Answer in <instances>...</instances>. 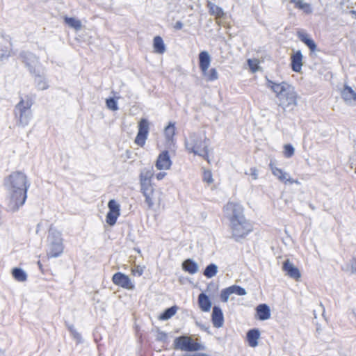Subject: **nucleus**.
I'll return each mask as SVG.
<instances>
[{
	"label": "nucleus",
	"instance_id": "obj_1",
	"mask_svg": "<svg viewBox=\"0 0 356 356\" xmlns=\"http://www.w3.org/2000/svg\"><path fill=\"white\" fill-rule=\"evenodd\" d=\"M26 175L22 171H14L3 179V186L8 193V207L12 212L18 211L27 198L30 187Z\"/></svg>",
	"mask_w": 356,
	"mask_h": 356
},
{
	"label": "nucleus",
	"instance_id": "obj_2",
	"mask_svg": "<svg viewBox=\"0 0 356 356\" xmlns=\"http://www.w3.org/2000/svg\"><path fill=\"white\" fill-rule=\"evenodd\" d=\"M225 216L229 220L231 238L241 242L253 231V225L244 214L243 207L236 202H228L224 207Z\"/></svg>",
	"mask_w": 356,
	"mask_h": 356
},
{
	"label": "nucleus",
	"instance_id": "obj_3",
	"mask_svg": "<svg viewBox=\"0 0 356 356\" xmlns=\"http://www.w3.org/2000/svg\"><path fill=\"white\" fill-rule=\"evenodd\" d=\"M33 101L30 97L26 96L25 99L19 97V102L13 109L14 118L17 127H25L29 124L33 118Z\"/></svg>",
	"mask_w": 356,
	"mask_h": 356
},
{
	"label": "nucleus",
	"instance_id": "obj_4",
	"mask_svg": "<svg viewBox=\"0 0 356 356\" xmlns=\"http://www.w3.org/2000/svg\"><path fill=\"white\" fill-rule=\"evenodd\" d=\"M208 140L207 137H202L196 134L191 133L188 138L185 139L184 145L189 153L200 156L204 159L209 158Z\"/></svg>",
	"mask_w": 356,
	"mask_h": 356
},
{
	"label": "nucleus",
	"instance_id": "obj_5",
	"mask_svg": "<svg viewBox=\"0 0 356 356\" xmlns=\"http://www.w3.org/2000/svg\"><path fill=\"white\" fill-rule=\"evenodd\" d=\"M267 86L276 94V97L280 101H286V105H296L297 95L294 88L286 82L277 83L268 79Z\"/></svg>",
	"mask_w": 356,
	"mask_h": 356
},
{
	"label": "nucleus",
	"instance_id": "obj_6",
	"mask_svg": "<svg viewBox=\"0 0 356 356\" xmlns=\"http://www.w3.org/2000/svg\"><path fill=\"white\" fill-rule=\"evenodd\" d=\"M64 250L63 239L62 234L56 230L50 229L47 236V251L49 258H56L60 257Z\"/></svg>",
	"mask_w": 356,
	"mask_h": 356
},
{
	"label": "nucleus",
	"instance_id": "obj_7",
	"mask_svg": "<svg viewBox=\"0 0 356 356\" xmlns=\"http://www.w3.org/2000/svg\"><path fill=\"white\" fill-rule=\"evenodd\" d=\"M173 348L183 351L193 352L205 349V346L186 335L176 337L173 341Z\"/></svg>",
	"mask_w": 356,
	"mask_h": 356
},
{
	"label": "nucleus",
	"instance_id": "obj_8",
	"mask_svg": "<svg viewBox=\"0 0 356 356\" xmlns=\"http://www.w3.org/2000/svg\"><path fill=\"white\" fill-rule=\"evenodd\" d=\"M149 129V122L147 119L142 118L138 123V131L135 138V143L143 147L147 138Z\"/></svg>",
	"mask_w": 356,
	"mask_h": 356
},
{
	"label": "nucleus",
	"instance_id": "obj_9",
	"mask_svg": "<svg viewBox=\"0 0 356 356\" xmlns=\"http://www.w3.org/2000/svg\"><path fill=\"white\" fill-rule=\"evenodd\" d=\"M19 58L28 68L30 73L35 72L36 64L39 63V58L32 52L22 51L19 53Z\"/></svg>",
	"mask_w": 356,
	"mask_h": 356
},
{
	"label": "nucleus",
	"instance_id": "obj_10",
	"mask_svg": "<svg viewBox=\"0 0 356 356\" xmlns=\"http://www.w3.org/2000/svg\"><path fill=\"white\" fill-rule=\"evenodd\" d=\"M108 212L106 216V221L109 225L113 226L120 215V206L114 199H112L108 201Z\"/></svg>",
	"mask_w": 356,
	"mask_h": 356
},
{
	"label": "nucleus",
	"instance_id": "obj_11",
	"mask_svg": "<svg viewBox=\"0 0 356 356\" xmlns=\"http://www.w3.org/2000/svg\"><path fill=\"white\" fill-rule=\"evenodd\" d=\"M113 282L123 289L133 290L135 288L129 277L121 272L115 273L112 277Z\"/></svg>",
	"mask_w": 356,
	"mask_h": 356
},
{
	"label": "nucleus",
	"instance_id": "obj_12",
	"mask_svg": "<svg viewBox=\"0 0 356 356\" xmlns=\"http://www.w3.org/2000/svg\"><path fill=\"white\" fill-rule=\"evenodd\" d=\"M172 165L168 151L164 150L159 155L156 161V167L158 170H168Z\"/></svg>",
	"mask_w": 356,
	"mask_h": 356
},
{
	"label": "nucleus",
	"instance_id": "obj_13",
	"mask_svg": "<svg viewBox=\"0 0 356 356\" xmlns=\"http://www.w3.org/2000/svg\"><path fill=\"white\" fill-rule=\"evenodd\" d=\"M282 268L283 270L286 272V274L291 278L298 280L301 277V273L299 269L290 262L289 259L283 263Z\"/></svg>",
	"mask_w": 356,
	"mask_h": 356
},
{
	"label": "nucleus",
	"instance_id": "obj_14",
	"mask_svg": "<svg viewBox=\"0 0 356 356\" xmlns=\"http://www.w3.org/2000/svg\"><path fill=\"white\" fill-rule=\"evenodd\" d=\"M211 321L215 327L220 328L222 327L224 324V316L222 311L220 307L214 306L213 307Z\"/></svg>",
	"mask_w": 356,
	"mask_h": 356
},
{
	"label": "nucleus",
	"instance_id": "obj_15",
	"mask_svg": "<svg viewBox=\"0 0 356 356\" xmlns=\"http://www.w3.org/2000/svg\"><path fill=\"white\" fill-rule=\"evenodd\" d=\"M303 56L300 50L296 51L291 56V69L295 72H300L302 67Z\"/></svg>",
	"mask_w": 356,
	"mask_h": 356
},
{
	"label": "nucleus",
	"instance_id": "obj_16",
	"mask_svg": "<svg viewBox=\"0 0 356 356\" xmlns=\"http://www.w3.org/2000/svg\"><path fill=\"white\" fill-rule=\"evenodd\" d=\"M211 63V57L209 53L206 51H201L199 54V65L203 74H207Z\"/></svg>",
	"mask_w": 356,
	"mask_h": 356
},
{
	"label": "nucleus",
	"instance_id": "obj_17",
	"mask_svg": "<svg viewBox=\"0 0 356 356\" xmlns=\"http://www.w3.org/2000/svg\"><path fill=\"white\" fill-rule=\"evenodd\" d=\"M35 77V83L38 90H44L49 88L43 73H40L39 70L35 72L31 73Z\"/></svg>",
	"mask_w": 356,
	"mask_h": 356
},
{
	"label": "nucleus",
	"instance_id": "obj_18",
	"mask_svg": "<svg viewBox=\"0 0 356 356\" xmlns=\"http://www.w3.org/2000/svg\"><path fill=\"white\" fill-rule=\"evenodd\" d=\"M258 319L265 321L270 317V309L266 304H260L256 308Z\"/></svg>",
	"mask_w": 356,
	"mask_h": 356
},
{
	"label": "nucleus",
	"instance_id": "obj_19",
	"mask_svg": "<svg viewBox=\"0 0 356 356\" xmlns=\"http://www.w3.org/2000/svg\"><path fill=\"white\" fill-rule=\"evenodd\" d=\"M198 304L201 310L205 312H209L212 305L209 296L204 293L198 296Z\"/></svg>",
	"mask_w": 356,
	"mask_h": 356
},
{
	"label": "nucleus",
	"instance_id": "obj_20",
	"mask_svg": "<svg viewBox=\"0 0 356 356\" xmlns=\"http://www.w3.org/2000/svg\"><path fill=\"white\" fill-rule=\"evenodd\" d=\"M341 96L347 103L351 104L353 102L356 103V92L350 86H345L341 92Z\"/></svg>",
	"mask_w": 356,
	"mask_h": 356
},
{
	"label": "nucleus",
	"instance_id": "obj_21",
	"mask_svg": "<svg viewBox=\"0 0 356 356\" xmlns=\"http://www.w3.org/2000/svg\"><path fill=\"white\" fill-rule=\"evenodd\" d=\"M259 337L260 332L258 329L250 330L247 333V339L250 346H257L258 345V339Z\"/></svg>",
	"mask_w": 356,
	"mask_h": 356
},
{
	"label": "nucleus",
	"instance_id": "obj_22",
	"mask_svg": "<svg viewBox=\"0 0 356 356\" xmlns=\"http://www.w3.org/2000/svg\"><path fill=\"white\" fill-rule=\"evenodd\" d=\"M182 268L184 271L193 275L198 271V265L193 259H188L183 262Z\"/></svg>",
	"mask_w": 356,
	"mask_h": 356
},
{
	"label": "nucleus",
	"instance_id": "obj_23",
	"mask_svg": "<svg viewBox=\"0 0 356 356\" xmlns=\"http://www.w3.org/2000/svg\"><path fill=\"white\" fill-rule=\"evenodd\" d=\"M298 37L312 51H314L316 49V44L315 42L310 38L307 33H298Z\"/></svg>",
	"mask_w": 356,
	"mask_h": 356
},
{
	"label": "nucleus",
	"instance_id": "obj_24",
	"mask_svg": "<svg viewBox=\"0 0 356 356\" xmlns=\"http://www.w3.org/2000/svg\"><path fill=\"white\" fill-rule=\"evenodd\" d=\"M269 166L273 175L277 177L280 181L283 182L286 180V177H289V175L286 172H284L282 169L275 167L272 162L270 163Z\"/></svg>",
	"mask_w": 356,
	"mask_h": 356
},
{
	"label": "nucleus",
	"instance_id": "obj_25",
	"mask_svg": "<svg viewBox=\"0 0 356 356\" xmlns=\"http://www.w3.org/2000/svg\"><path fill=\"white\" fill-rule=\"evenodd\" d=\"M64 22L76 31H80L82 28L81 22L75 17H65Z\"/></svg>",
	"mask_w": 356,
	"mask_h": 356
},
{
	"label": "nucleus",
	"instance_id": "obj_26",
	"mask_svg": "<svg viewBox=\"0 0 356 356\" xmlns=\"http://www.w3.org/2000/svg\"><path fill=\"white\" fill-rule=\"evenodd\" d=\"M153 47L154 51L158 54H163L165 51L164 42L161 36L154 37Z\"/></svg>",
	"mask_w": 356,
	"mask_h": 356
},
{
	"label": "nucleus",
	"instance_id": "obj_27",
	"mask_svg": "<svg viewBox=\"0 0 356 356\" xmlns=\"http://www.w3.org/2000/svg\"><path fill=\"white\" fill-rule=\"evenodd\" d=\"M13 277L18 282H25L27 280V274L20 268H14L12 270Z\"/></svg>",
	"mask_w": 356,
	"mask_h": 356
},
{
	"label": "nucleus",
	"instance_id": "obj_28",
	"mask_svg": "<svg viewBox=\"0 0 356 356\" xmlns=\"http://www.w3.org/2000/svg\"><path fill=\"white\" fill-rule=\"evenodd\" d=\"M218 270V266L213 263H211L207 266L203 272V275L207 278H211L217 274Z\"/></svg>",
	"mask_w": 356,
	"mask_h": 356
},
{
	"label": "nucleus",
	"instance_id": "obj_29",
	"mask_svg": "<svg viewBox=\"0 0 356 356\" xmlns=\"http://www.w3.org/2000/svg\"><path fill=\"white\" fill-rule=\"evenodd\" d=\"M177 309H178V307L176 305H174L169 308H167L160 315L159 319L163 320V321H166V320L170 319L172 316H173L176 314Z\"/></svg>",
	"mask_w": 356,
	"mask_h": 356
},
{
	"label": "nucleus",
	"instance_id": "obj_30",
	"mask_svg": "<svg viewBox=\"0 0 356 356\" xmlns=\"http://www.w3.org/2000/svg\"><path fill=\"white\" fill-rule=\"evenodd\" d=\"M164 134L167 140H172L175 134V122H169L168 125L164 129Z\"/></svg>",
	"mask_w": 356,
	"mask_h": 356
},
{
	"label": "nucleus",
	"instance_id": "obj_31",
	"mask_svg": "<svg viewBox=\"0 0 356 356\" xmlns=\"http://www.w3.org/2000/svg\"><path fill=\"white\" fill-rule=\"evenodd\" d=\"M154 190L148 191L143 193V196L145 197V202L147 204L149 209H152L154 205Z\"/></svg>",
	"mask_w": 356,
	"mask_h": 356
},
{
	"label": "nucleus",
	"instance_id": "obj_32",
	"mask_svg": "<svg viewBox=\"0 0 356 356\" xmlns=\"http://www.w3.org/2000/svg\"><path fill=\"white\" fill-rule=\"evenodd\" d=\"M207 6L209 8V12L211 15H216L218 17L223 15L224 13L222 9L211 1H208Z\"/></svg>",
	"mask_w": 356,
	"mask_h": 356
},
{
	"label": "nucleus",
	"instance_id": "obj_33",
	"mask_svg": "<svg viewBox=\"0 0 356 356\" xmlns=\"http://www.w3.org/2000/svg\"><path fill=\"white\" fill-rule=\"evenodd\" d=\"M153 171L150 169L144 168L140 174V181H152Z\"/></svg>",
	"mask_w": 356,
	"mask_h": 356
},
{
	"label": "nucleus",
	"instance_id": "obj_34",
	"mask_svg": "<svg viewBox=\"0 0 356 356\" xmlns=\"http://www.w3.org/2000/svg\"><path fill=\"white\" fill-rule=\"evenodd\" d=\"M291 1L295 4L296 8L305 10L306 13H309L311 11L309 4L303 2V0H291Z\"/></svg>",
	"mask_w": 356,
	"mask_h": 356
},
{
	"label": "nucleus",
	"instance_id": "obj_35",
	"mask_svg": "<svg viewBox=\"0 0 356 356\" xmlns=\"http://www.w3.org/2000/svg\"><path fill=\"white\" fill-rule=\"evenodd\" d=\"M65 325L67 326L68 330L70 332L72 337L77 340L78 342H81V335L79 334L76 330L74 328V326L72 324H69L65 322Z\"/></svg>",
	"mask_w": 356,
	"mask_h": 356
},
{
	"label": "nucleus",
	"instance_id": "obj_36",
	"mask_svg": "<svg viewBox=\"0 0 356 356\" xmlns=\"http://www.w3.org/2000/svg\"><path fill=\"white\" fill-rule=\"evenodd\" d=\"M207 77V81H213L218 79V74L216 68H211L210 70L207 71L206 74H203Z\"/></svg>",
	"mask_w": 356,
	"mask_h": 356
},
{
	"label": "nucleus",
	"instance_id": "obj_37",
	"mask_svg": "<svg viewBox=\"0 0 356 356\" xmlns=\"http://www.w3.org/2000/svg\"><path fill=\"white\" fill-rule=\"evenodd\" d=\"M229 287V291H231L232 294L235 293L238 296H245L247 294V292L244 288H243L241 286L238 285H232Z\"/></svg>",
	"mask_w": 356,
	"mask_h": 356
},
{
	"label": "nucleus",
	"instance_id": "obj_38",
	"mask_svg": "<svg viewBox=\"0 0 356 356\" xmlns=\"http://www.w3.org/2000/svg\"><path fill=\"white\" fill-rule=\"evenodd\" d=\"M106 104L108 108L113 111H115L118 110V102L115 98L110 97L106 99Z\"/></svg>",
	"mask_w": 356,
	"mask_h": 356
},
{
	"label": "nucleus",
	"instance_id": "obj_39",
	"mask_svg": "<svg viewBox=\"0 0 356 356\" xmlns=\"http://www.w3.org/2000/svg\"><path fill=\"white\" fill-rule=\"evenodd\" d=\"M294 147L291 144H286L284 146V154L286 158H291L294 154Z\"/></svg>",
	"mask_w": 356,
	"mask_h": 356
},
{
	"label": "nucleus",
	"instance_id": "obj_40",
	"mask_svg": "<svg viewBox=\"0 0 356 356\" xmlns=\"http://www.w3.org/2000/svg\"><path fill=\"white\" fill-rule=\"evenodd\" d=\"M140 185L142 193L148 191L154 190V188L152 186V181H140Z\"/></svg>",
	"mask_w": 356,
	"mask_h": 356
},
{
	"label": "nucleus",
	"instance_id": "obj_41",
	"mask_svg": "<svg viewBox=\"0 0 356 356\" xmlns=\"http://www.w3.org/2000/svg\"><path fill=\"white\" fill-rule=\"evenodd\" d=\"M156 340L158 341L163 342V343L167 342V341H168L167 333L158 329Z\"/></svg>",
	"mask_w": 356,
	"mask_h": 356
},
{
	"label": "nucleus",
	"instance_id": "obj_42",
	"mask_svg": "<svg viewBox=\"0 0 356 356\" xmlns=\"http://www.w3.org/2000/svg\"><path fill=\"white\" fill-rule=\"evenodd\" d=\"M229 290H230L229 287H227L221 291L220 299L222 302H227L229 296L232 294V293Z\"/></svg>",
	"mask_w": 356,
	"mask_h": 356
},
{
	"label": "nucleus",
	"instance_id": "obj_43",
	"mask_svg": "<svg viewBox=\"0 0 356 356\" xmlns=\"http://www.w3.org/2000/svg\"><path fill=\"white\" fill-rule=\"evenodd\" d=\"M349 265L350 267V273L352 274H356V258L353 257L350 260Z\"/></svg>",
	"mask_w": 356,
	"mask_h": 356
},
{
	"label": "nucleus",
	"instance_id": "obj_44",
	"mask_svg": "<svg viewBox=\"0 0 356 356\" xmlns=\"http://www.w3.org/2000/svg\"><path fill=\"white\" fill-rule=\"evenodd\" d=\"M204 181L210 184L212 183L213 179L212 178V175L210 171L204 172Z\"/></svg>",
	"mask_w": 356,
	"mask_h": 356
},
{
	"label": "nucleus",
	"instance_id": "obj_45",
	"mask_svg": "<svg viewBox=\"0 0 356 356\" xmlns=\"http://www.w3.org/2000/svg\"><path fill=\"white\" fill-rule=\"evenodd\" d=\"M9 56V54L6 49L3 48L0 46V60H2L4 58H8Z\"/></svg>",
	"mask_w": 356,
	"mask_h": 356
},
{
	"label": "nucleus",
	"instance_id": "obj_46",
	"mask_svg": "<svg viewBox=\"0 0 356 356\" xmlns=\"http://www.w3.org/2000/svg\"><path fill=\"white\" fill-rule=\"evenodd\" d=\"M250 175L252 177L253 179L258 178V171L256 168L253 167L250 168Z\"/></svg>",
	"mask_w": 356,
	"mask_h": 356
},
{
	"label": "nucleus",
	"instance_id": "obj_47",
	"mask_svg": "<svg viewBox=\"0 0 356 356\" xmlns=\"http://www.w3.org/2000/svg\"><path fill=\"white\" fill-rule=\"evenodd\" d=\"M184 24L181 21H177L175 25L174 29L176 30H180L183 28Z\"/></svg>",
	"mask_w": 356,
	"mask_h": 356
},
{
	"label": "nucleus",
	"instance_id": "obj_48",
	"mask_svg": "<svg viewBox=\"0 0 356 356\" xmlns=\"http://www.w3.org/2000/svg\"><path fill=\"white\" fill-rule=\"evenodd\" d=\"M135 271L139 276H140L143 273V268H142L140 266H136Z\"/></svg>",
	"mask_w": 356,
	"mask_h": 356
},
{
	"label": "nucleus",
	"instance_id": "obj_49",
	"mask_svg": "<svg viewBox=\"0 0 356 356\" xmlns=\"http://www.w3.org/2000/svg\"><path fill=\"white\" fill-rule=\"evenodd\" d=\"M183 356H207V355L206 353H196L192 355L186 354Z\"/></svg>",
	"mask_w": 356,
	"mask_h": 356
},
{
	"label": "nucleus",
	"instance_id": "obj_50",
	"mask_svg": "<svg viewBox=\"0 0 356 356\" xmlns=\"http://www.w3.org/2000/svg\"><path fill=\"white\" fill-rule=\"evenodd\" d=\"M284 183H289L290 184H293L294 182V179L291 178L289 176L286 177V180L285 181H283Z\"/></svg>",
	"mask_w": 356,
	"mask_h": 356
},
{
	"label": "nucleus",
	"instance_id": "obj_51",
	"mask_svg": "<svg viewBox=\"0 0 356 356\" xmlns=\"http://www.w3.org/2000/svg\"><path fill=\"white\" fill-rule=\"evenodd\" d=\"M165 175V173H163V172L158 173L157 175H156L157 179L158 180L162 179L164 177Z\"/></svg>",
	"mask_w": 356,
	"mask_h": 356
},
{
	"label": "nucleus",
	"instance_id": "obj_52",
	"mask_svg": "<svg viewBox=\"0 0 356 356\" xmlns=\"http://www.w3.org/2000/svg\"><path fill=\"white\" fill-rule=\"evenodd\" d=\"M38 267L39 268L42 270V265L41 264V262L40 261H38Z\"/></svg>",
	"mask_w": 356,
	"mask_h": 356
},
{
	"label": "nucleus",
	"instance_id": "obj_53",
	"mask_svg": "<svg viewBox=\"0 0 356 356\" xmlns=\"http://www.w3.org/2000/svg\"><path fill=\"white\" fill-rule=\"evenodd\" d=\"M293 184H300V181L298 179H294Z\"/></svg>",
	"mask_w": 356,
	"mask_h": 356
},
{
	"label": "nucleus",
	"instance_id": "obj_54",
	"mask_svg": "<svg viewBox=\"0 0 356 356\" xmlns=\"http://www.w3.org/2000/svg\"><path fill=\"white\" fill-rule=\"evenodd\" d=\"M341 269H342V270H344V271L348 270V268H344L343 267H342Z\"/></svg>",
	"mask_w": 356,
	"mask_h": 356
},
{
	"label": "nucleus",
	"instance_id": "obj_55",
	"mask_svg": "<svg viewBox=\"0 0 356 356\" xmlns=\"http://www.w3.org/2000/svg\"><path fill=\"white\" fill-rule=\"evenodd\" d=\"M310 207L312 209H314V207L310 205Z\"/></svg>",
	"mask_w": 356,
	"mask_h": 356
},
{
	"label": "nucleus",
	"instance_id": "obj_56",
	"mask_svg": "<svg viewBox=\"0 0 356 356\" xmlns=\"http://www.w3.org/2000/svg\"><path fill=\"white\" fill-rule=\"evenodd\" d=\"M355 172L356 173V167H355Z\"/></svg>",
	"mask_w": 356,
	"mask_h": 356
},
{
	"label": "nucleus",
	"instance_id": "obj_57",
	"mask_svg": "<svg viewBox=\"0 0 356 356\" xmlns=\"http://www.w3.org/2000/svg\"><path fill=\"white\" fill-rule=\"evenodd\" d=\"M354 13H355V15H356V11H355V12H354Z\"/></svg>",
	"mask_w": 356,
	"mask_h": 356
}]
</instances>
